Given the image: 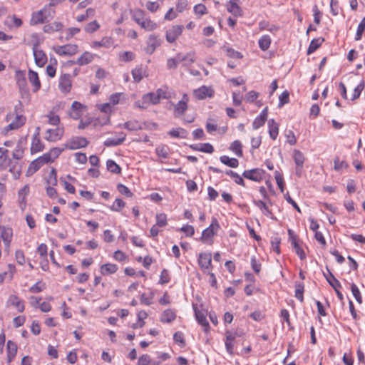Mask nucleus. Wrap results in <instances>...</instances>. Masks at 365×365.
<instances>
[{
	"label": "nucleus",
	"mask_w": 365,
	"mask_h": 365,
	"mask_svg": "<svg viewBox=\"0 0 365 365\" xmlns=\"http://www.w3.org/2000/svg\"><path fill=\"white\" fill-rule=\"evenodd\" d=\"M220 228L217 220L212 218L210 225L202 231L200 240L203 243L212 245L213 244V237L217 234Z\"/></svg>",
	"instance_id": "1"
},
{
	"label": "nucleus",
	"mask_w": 365,
	"mask_h": 365,
	"mask_svg": "<svg viewBox=\"0 0 365 365\" xmlns=\"http://www.w3.org/2000/svg\"><path fill=\"white\" fill-rule=\"evenodd\" d=\"M12 237L13 230L11 228L5 226H0V258L2 255L1 241H3L5 251L9 252Z\"/></svg>",
	"instance_id": "2"
},
{
	"label": "nucleus",
	"mask_w": 365,
	"mask_h": 365,
	"mask_svg": "<svg viewBox=\"0 0 365 365\" xmlns=\"http://www.w3.org/2000/svg\"><path fill=\"white\" fill-rule=\"evenodd\" d=\"M198 265L204 274L212 270V255L210 252H201L197 259Z\"/></svg>",
	"instance_id": "3"
},
{
	"label": "nucleus",
	"mask_w": 365,
	"mask_h": 365,
	"mask_svg": "<svg viewBox=\"0 0 365 365\" xmlns=\"http://www.w3.org/2000/svg\"><path fill=\"white\" fill-rule=\"evenodd\" d=\"M189 97L187 94H183L182 99L176 104L172 103L174 106L173 115L175 118H181L188 108Z\"/></svg>",
	"instance_id": "4"
},
{
	"label": "nucleus",
	"mask_w": 365,
	"mask_h": 365,
	"mask_svg": "<svg viewBox=\"0 0 365 365\" xmlns=\"http://www.w3.org/2000/svg\"><path fill=\"white\" fill-rule=\"evenodd\" d=\"M184 26L182 25H173L165 31L166 41L170 43H173L182 34Z\"/></svg>",
	"instance_id": "5"
},
{
	"label": "nucleus",
	"mask_w": 365,
	"mask_h": 365,
	"mask_svg": "<svg viewBox=\"0 0 365 365\" xmlns=\"http://www.w3.org/2000/svg\"><path fill=\"white\" fill-rule=\"evenodd\" d=\"M55 53L59 56H73L78 52V46L76 44H66L58 46L53 48Z\"/></svg>",
	"instance_id": "6"
},
{
	"label": "nucleus",
	"mask_w": 365,
	"mask_h": 365,
	"mask_svg": "<svg viewBox=\"0 0 365 365\" xmlns=\"http://www.w3.org/2000/svg\"><path fill=\"white\" fill-rule=\"evenodd\" d=\"M160 101V99L157 93H148L143 96L142 103L140 102H136V105L141 108H147L150 104L156 105L158 104Z\"/></svg>",
	"instance_id": "7"
},
{
	"label": "nucleus",
	"mask_w": 365,
	"mask_h": 365,
	"mask_svg": "<svg viewBox=\"0 0 365 365\" xmlns=\"http://www.w3.org/2000/svg\"><path fill=\"white\" fill-rule=\"evenodd\" d=\"M264 173L265 172L262 169L255 168L245 170L242 173V176L255 182H260L263 180Z\"/></svg>",
	"instance_id": "8"
},
{
	"label": "nucleus",
	"mask_w": 365,
	"mask_h": 365,
	"mask_svg": "<svg viewBox=\"0 0 365 365\" xmlns=\"http://www.w3.org/2000/svg\"><path fill=\"white\" fill-rule=\"evenodd\" d=\"M4 166V168H9V171L15 180L19 178L21 174V165L19 160L9 158Z\"/></svg>",
	"instance_id": "9"
},
{
	"label": "nucleus",
	"mask_w": 365,
	"mask_h": 365,
	"mask_svg": "<svg viewBox=\"0 0 365 365\" xmlns=\"http://www.w3.org/2000/svg\"><path fill=\"white\" fill-rule=\"evenodd\" d=\"M33 53L36 64L39 67H43L47 62V56L38 48V43H35L33 46Z\"/></svg>",
	"instance_id": "10"
},
{
	"label": "nucleus",
	"mask_w": 365,
	"mask_h": 365,
	"mask_svg": "<svg viewBox=\"0 0 365 365\" xmlns=\"http://www.w3.org/2000/svg\"><path fill=\"white\" fill-rule=\"evenodd\" d=\"M86 110V106L78 101H74L69 110V115L74 120H78L83 115Z\"/></svg>",
	"instance_id": "11"
},
{
	"label": "nucleus",
	"mask_w": 365,
	"mask_h": 365,
	"mask_svg": "<svg viewBox=\"0 0 365 365\" xmlns=\"http://www.w3.org/2000/svg\"><path fill=\"white\" fill-rule=\"evenodd\" d=\"M147 46L145 47V52L148 54H152L155 49L161 44V40L158 36L150 35L147 40Z\"/></svg>",
	"instance_id": "12"
},
{
	"label": "nucleus",
	"mask_w": 365,
	"mask_h": 365,
	"mask_svg": "<svg viewBox=\"0 0 365 365\" xmlns=\"http://www.w3.org/2000/svg\"><path fill=\"white\" fill-rule=\"evenodd\" d=\"M63 128L57 127L53 129H48L46 130V140L51 142H56L59 140L63 135Z\"/></svg>",
	"instance_id": "13"
},
{
	"label": "nucleus",
	"mask_w": 365,
	"mask_h": 365,
	"mask_svg": "<svg viewBox=\"0 0 365 365\" xmlns=\"http://www.w3.org/2000/svg\"><path fill=\"white\" fill-rule=\"evenodd\" d=\"M30 192V188L29 185H24L21 190L18 192V203L19 207L22 211H24L26 207V197L29 195Z\"/></svg>",
	"instance_id": "14"
},
{
	"label": "nucleus",
	"mask_w": 365,
	"mask_h": 365,
	"mask_svg": "<svg viewBox=\"0 0 365 365\" xmlns=\"http://www.w3.org/2000/svg\"><path fill=\"white\" fill-rule=\"evenodd\" d=\"M88 142L86 138H72L66 144V147L71 150H76L87 146Z\"/></svg>",
	"instance_id": "15"
},
{
	"label": "nucleus",
	"mask_w": 365,
	"mask_h": 365,
	"mask_svg": "<svg viewBox=\"0 0 365 365\" xmlns=\"http://www.w3.org/2000/svg\"><path fill=\"white\" fill-rule=\"evenodd\" d=\"M71 76L70 74H63L60 76L58 87L61 92L68 93L71 88Z\"/></svg>",
	"instance_id": "16"
},
{
	"label": "nucleus",
	"mask_w": 365,
	"mask_h": 365,
	"mask_svg": "<svg viewBox=\"0 0 365 365\" xmlns=\"http://www.w3.org/2000/svg\"><path fill=\"white\" fill-rule=\"evenodd\" d=\"M193 309L197 322L203 327L205 331H207L210 329V324L205 314L197 309L196 304H193Z\"/></svg>",
	"instance_id": "17"
},
{
	"label": "nucleus",
	"mask_w": 365,
	"mask_h": 365,
	"mask_svg": "<svg viewBox=\"0 0 365 365\" xmlns=\"http://www.w3.org/2000/svg\"><path fill=\"white\" fill-rule=\"evenodd\" d=\"M43 149V145L39 138V128L38 127L32 138L31 152L35 153L41 151Z\"/></svg>",
	"instance_id": "18"
},
{
	"label": "nucleus",
	"mask_w": 365,
	"mask_h": 365,
	"mask_svg": "<svg viewBox=\"0 0 365 365\" xmlns=\"http://www.w3.org/2000/svg\"><path fill=\"white\" fill-rule=\"evenodd\" d=\"M212 94V89L205 86L194 91L195 97L199 100L205 99L207 97H211Z\"/></svg>",
	"instance_id": "19"
},
{
	"label": "nucleus",
	"mask_w": 365,
	"mask_h": 365,
	"mask_svg": "<svg viewBox=\"0 0 365 365\" xmlns=\"http://www.w3.org/2000/svg\"><path fill=\"white\" fill-rule=\"evenodd\" d=\"M46 10L43 9L34 13L31 19V24L36 25L46 21L48 16L46 14Z\"/></svg>",
	"instance_id": "20"
},
{
	"label": "nucleus",
	"mask_w": 365,
	"mask_h": 365,
	"mask_svg": "<svg viewBox=\"0 0 365 365\" xmlns=\"http://www.w3.org/2000/svg\"><path fill=\"white\" fill-rule=\"evenodd\" d=\"M26 123V118L21 114H16L14 119L9 123L7 127L6 130H16L21 127L23 125H24Z\"/></svg>",
	"instance_id": "21"
},
{
	"label": "nucleus",
	"mask_w": 365,
	"mask_h": 365,
	"mask_svg": "<svg viewBox=\"0 0 365 365\" xmlns=\"http://www.w3.org/2000/svg\"><path fill=\"white\" fill-rule=\"evenodd\" d=\"M95 55L91 52L85 51L78 58L75 63L82 66L91 63L94 59Z\"/></svg>",
	"instance_id": "22"
},
{
	"label": "nucleus",
	"mask_w": 365,
	"mask_h": 365,
	"mask_svg": "<svg viewBox=\"0 0 365 365\" xmlns=\"http://www.w3.org/2000/svg\"><path fill=\"white\" fill-rule=\"evenodd\" d=\"M126 138V135L124 133H120L118 135V138H109L104 142V145L106 147L117 146L123 143Z\"/></svg>",
	"instance_id": "23"
},
{
	"label": "nucleus",
	"mask_w": 365,
	"mask_h": 365,
	"mask_svg": "<svg viewBox=\"0 0 365 365\" xmlns=\"http://www.w3.org/2000/svg\"><path fill=\"white\" fill-rule=\"evenodd\" d=\"M6 351H7V362L11 363L12 360L16 355L17 353V345L16 344L11 341L9 340L6 344Z\"/></svg>",
	"instance_id": "24"
},
{
	"label": "nucleus",
	"mask_w": 365,
	"mask_h": 365,
	"mask_svg": "<svg viewBox=\"0 0 365 365\" xmlns=\"http://www.w3.org/2000/svg\"><path fill=\"white\" fill-rule=\"evenodd\" d=\"M28 78H29V82L34 86L33 91L37 92L41 88V82H40L38 73L36 71H34L30 69L29 71Z\"/></svg>",
	"instance_id": "25"
},
{
	"label": "nucleus",
	"mask_w": 365,
	"mask_h": 365,
	"mask_svg": "<svg viewBox=\"0 0 365 365\" xmlns=\"http://www.w3.org/2000/svg\"><path fill=\"white\" fill-rule=\"evenodd\" d=\"M236 338V334H232L231 332L226 333V341H225V348L227 351L230 354H233V349L235 346V340Z\"/></svg>",
	"instance_id": "26"
},
{
	"label": "nucleus",
	"mask_w": 365,
	"mask_h": 365,
	"mask_svg": "<svg viewBox=\"0 0 365 365\" xmlns=\"http://www.w3.org/2000/svg\"><path fill=\"white\" fill-rule=\"evenodd\" d=\"M8 302L15 307L19 312H23L25 309L24 302L20 299L16 295H11L9 298Z\"/></svg>",
	"instance_id": "27"
},
{
	"label": "nucleus",
	"mask_w": 365,
	"mask_h": 365,
	"mask_svg": "<svg viewBox=\"0 0 365 365\" xmlns=\"http://www.w3.org/2000/svg\"><path fill=\"white\" fill-rule=\"evenodd\" d=\"M237 0H230L227 4V11L235 15V16H240L242 15V9L240 6L237 4Z\"/></svg>",
	"instance_id": "28"
},
{
	"label": "nucleus",
	"mask_w": 365,
	"mask_h": 365,
	"mask_svg": "<svg viewBox=\"0 0 365 365\" xmlns=\"http://www.w3.org/2000/svg\"><path fill=\"white\" fill-rule=\"evenodd\" d=\"M123 127L130 131H135L143 129V123L137 120L127 121L123 124Z\"/></svg>",
	"instance_id": "29"
},
{
	"label": "nucleus",
	"mask_w": 365,
	"mask_h": 365,
	"mask_svg": "<svg viewBox=\"0 0 365 365\" xmlns=\"http://www.w3.org/2000/svg\"><path fill=\"white\" fill-rule=\"evenodd\" d=\"M113 41L111 37L105 36L99 41H93L92 43L91 46L93 48H100V47L109 48L113 45Z\"/></svg>",
	"instance_id": "30"
},
{
	"label": "nucleus",
	"mask_w": 365,
	"mask_h": 365,
	"mask_svg": "<svg viewBox=\"0 0 365 365\" xmlns=\"http://www.w3.org/2000/svg\"><path fill=\"white\" fill-rule=\"evenodd\" d=\"M190 148L194 150L201 151L206 153H212L214 152L213 146L208 143L191 145Z\"/></svg>",
	"instance_id": "31"
},
{
	"label": "nucleus",
	"mask_w": 365,
	"mask_h": 365,
	"mask_svg": "<svg viewBox=\"0 0 365 365\" xmlns=\"http://www.w3.org/2000/svg\"><path fill=\"white\" fill-rule=\"evenodd\" d=\"M269 134L272 139L276 140L279 133V125L274 119H270L268 121Z\"/></svg>",
	"instance_id": "32"
},
{
	"label": "nucleus",
	"mask_w": 365,
	"mask_h": 365,
	"mask_svg": "<svg viewBox=\"0 0 365 365\" xmlns=\"http://www.w3.org/2000/svg\"><path fill=\"white\" fill-rule=\"evenodd\" d=\"M145 73L146 71L142 66H138L132 71L133 78L137 83L140 82L146 76Z\"/></svg>",
	"instance_id": "33"
},
{
	"label": "nucleus",
	"mask_w": 365,
	"mask_h": 365,
	"mask_svg": "<svg viewBox=\"0 0 365 365\" xmlns=\"http://www.w3.org/2000/svg\"><path fill=\"white\" fill-rule=\"evenodd\" d=\"M220 160L222 163L230 167V168H237L239 165V161L237 159L234 158H230L227 155H222L220 158Z\"/></svg>",
	"instance_id": "34"
},
{
	"label": "nucleus",
	"mask_w": 365,
	"mask_h": 365,
	"mask_svg": "<svg viewBox=\"0 0 365 365\" xmlns=\"http://www.w3.org/2000/svg\"><path fill=\"white\" fill-rule=\"evenodd\" d=\"M176 318V314L172 309H166L162 314L160 321L164 323H170L174 321Z\"/></svg>",
	"instance_id": "35"
},
{
	"label": "nucleus",
	"mask_w": 365,
	"mask_h": 365,
	"mask_svg": "<svg viewBox=\"0 0 365 365\" xmlns=\"http://www.w3.org/2000/svg\"><path fill=\"white\" fill-rule=\"evenodd\" d=\"M118 266L115 264L107 263L101 267V272L103 275H108L116 272Z\"/></svg>",
	"instance_id": "36"
},
{
	"label": "nucleus",
	"mask_w": 365,
	"mask_h": 365,
	"mask_svg": "<svg viewBox=\"0 0 365 365\" xmlns=\"http://www.w3.org/2000/svg\"><path fill=\"white\" fill-rule=\"evenodd\" d=\"M169 135L173 138H186L187 137V131L182 128H177L172 129L168 133Z\"/></svg>",
	"instance_id": "37"
},
{
	"label": "nucleus",
	"mask_w": 365,
	"mask_h": 365,
	"mask_svg": "<svg viewBox=\"0 0 365 365\" xmlns=\"http://www.w3.org/2000/svg\"><path fill=\"white\" fill-rule=\"evenodd\" d=\"M182 59L183 58H181V53H178L175 57L168 59L167 67L169 69L176 68L178 65L182 62Z\"/></svg>",
	"instance_id": "38"
},
{
	"label": "nucleus",
	"mask_w": 365,
	"mask_h": 365,
	"mask_svg": "<svg viewBox=\"0 0 365 365\" xmlns=\"http://www.w3.org/2000/svg\"><path fill=\"white\" fill-rule=\"evenodd\" d=\"M271 41V38L269 35H264L259 39V47L264 51H267L270 46Z\"/></svg>",
	"instance_id": "39"
},
{
	"label": "nucleus",
	"mask_w": 365,
	"mask_h": 365,
	"mask_svg": "<svg viewBox=\"0 0 365 365\" xmlns=\"http://www.w3.org/2000/svg\"><path fill=\"white\" fill-rule=\"evenodd\" d=\"M181 58H183L182 60L181 63H183L184 66H189L195 61V53L194 52H190L187 53L185 55H183L181 53Z\"/></svg>",
	"instance_id": "40"
},
{
	"label": "nucleus",
	"mask_w": 365,
	"mask_h": 365,
	"mask_svg": "<svg viewBox=\"0 0 365 365\" xmlns=\"http://www.w3.org/2000/svg\"><path fill=\"white\" fill-rule=\"evenodd\" d=\"M160 99H169L172 97V92L168 87L164 86L156 91Z\"/></svg>",
	"instance_id": "41"
},
{
	"label": "nucleus",
	"mask_w": 365,
	"mask_h": 365,
	"mask_svg": "<svg viewBox=\"0 0 365 365\" xmlns=\"http://www.w3.org/2000/svg\"><path fill=\"white\" fill-rule=\"evenodd\" d=\"M293 158L296 166H303L305 158L301 151L294 150L293 152Z\"/></svg>",
	"instance_id": "42"
},
{
	"label": "nucleus",
	"mask_w": 365,
	"mask_h": 365,
	"mask_svg": "<svg viewBox=\"0 0 365 365\" xmlns=\"http://www.w3.org/2000/svg\"><path fill=\"white\" fill-rule=\"evenodd\" d=\"M24 153V149L21 143H19L16 145V148L13 151L12 159L19 161L23 158Z\"/></svg>",
	"instance_id": "43"
},
{
	"label": "nucleus",
	"mask_w": 365,
	"mask_h": 365,
	"mask_svg": "<svg viewBox=\"0 0 365 365\" xmlns=\"http://www.w3.org/2000/svg\"><path fill=\"white\" fill-rule=\"evenodd\" d=\"M323 41L324 38H321L313 39L309 44L307 53L311 54L314 52L321 46Z\"/></svg>",
	"instance_id": "44"
},
{
	"label": "nucleus",
	"mask_w": 365,
	"mask_h": 365,
	"mask_svg": "<svg viewBox=\"0 0 365 365\" xmlns=\"http://www.w3.org/2000/svg\"><path fill=\"white\" fill-rule=\"evenodd\" d=\"M169 147L166 145H160L155 149L156 154L163 158H168L169 156Z\"/></svg>",
	"instance_id": "45"
},
{
	"label": "nucleus",
	"mask_w": 365,
	"mask_h": 365,
	"mask_svg": "<svg viewBox=\"0 0 365 365\" xmlns=\"http://www.w3.org/2000/svg\"><path fill=\"white\" fill-rule=\"evenodd\" d=\"M304 287L303 283L297 282L295 284V297L301 302L304 301Z\"/></svg>",
	"instance_id": "46"
},
{
	"label": "nucleus",
	"mask_w": 365,
	"mask_h": 365,
	"mask_svg": "<svg viewBox=\"0 0 365 365\" xmlns=\"http://www.w3.org/2000/svg\"><path fill=\"white\" fill-rule=\"evenodd\" d=\"M230 150L238 157L242 156V143L240 140H235L230 145Z\"/></svg>",
	"instance_id": "47"
},
{
	"label": "nucleus",
	"mask_w": 365,
	"mask_h": 365,
	"mask_svg": "<svg viewBox=\"0 0 365 365\" xmlns=\"http://www.w3.org/2000/svg\"><path fill=\"white\" fill-rule=\"evenodd\" d=\"M106 166L107 169L113 173L118 174L120 173L121 169L120 166L113 160H108L106 162Z\"/></svg>",
	"instance_id": "48"
},
{
	"label": "nucleus",
	"mask_w": 365,
	"mask_h": 365,
	"mask_svg": "<svg viewBox=\"0 0 365 365\" xmlns=\"http://www.w3.org/2000/svg\"><path fill=\"white\" fill-rule=\"evenodd\" d=\"M48 123L52 125H58L60 123V117L53 111L49 112L46 115Z\"/></svg>",
	"instance_id": "49"
},
{
	"label": "nucleus",
	"mask_w": 365,
	"mask_h": 365,
	"mask_svg": "<svg viewBox=\"0 0 365 365\" xmlns=\"http://www.w3.org/2000/svg\"><path fill=\"white\" fill-rule=\"evenodd\" d=\"M254 204L262 211V212L267 215L269 216L272 212H270L268 207L266 205V204L262 201V200H255Z\"/></svg>",
	"instance_id": "50"
},
{
	"label": "nucleus",
	"mask_w": 365,
	"mask_h": 365,
	"mask_svg": "<svg viewBox=\"0 0 365 365\" xmlns=\"http://www.w3.org/2000/svg\"><path fill=\"white\" fill-rule=\"evenodd\" d=\"M158 27V25L155 22H154L153 21H152L150 18H148L144 22H142V26L141 28L142 29H144L145 30H147V31H153L155 29H156Z\"/></svg>",
	"instance_id": "51"
},
{
	"label": "nucleus",
	"mask_w": 365,
	"mask_h": 365,
	"mask_svg": "<svg viewBox=\"0 0 365 365\" xmlns=\"http://www.w3.org/2000/svg\"><path fill=\"white\" fill-rule=\"evenodd\" d=\"M226 175L232 177L234 178L235 180V182L237 184V185H242V186H245V181L244 180L242 179V178L238 175L237 173L231 170H227L225 172Z\"/></svg>",
	"instance_id": "52"
},
{
	"label": "nucleus",
	"mask_w": 365,
	"mask_h": 365,
	"mask_svg": "<svg viewBox=\"0 0 365 365\" xmlns=\"http://www.w3.org/2000/svg\"><path fill=\"white\" fill-rule=\"evenodd\" d=\"M365 31V17H364L359 24L358 25L356 33L355 35V40L359 41L361 39L362 34Z\"/></svg>",
	"instance_id": "53"
},
{
	"label": "nucleus",
	"mask_w": 365,
	"mask_h": 365,
	"mask_svg": "<svg viewBox=\"0 0 365 365\" xmlns=\"http://www.w3.org/2000/svg\"><path fill=\"white\" fill-rule=\"evenodd\" d=\"M364 86H365V83L364 81L362 80L357 86L356 87L354 88V93H353V95H352V98H351V100L352 101H354L356 99H357L362 91L364 90Z\"/></svg>",
	"instance_id": "54"
},
{
	"label": "nucleus",
	"mask_w": 365,
	"mask_h": 365,
	"mask_svg": "<svg viewBox=\"0 0 365 365\" xmlns=\"http://www.w3.org/2000/svg\"><path fill=\"white\" fill-rule=\"evenodd\" d=\"M351 289L352 294L354 297V298L356 299V302L359 304H361L362 303V297L361 296L360 291H359V288L357 287V286L354 283H352L351 284Z\"/></svg>",
	"instance_id": "55"
},
{
	"label": "nucleus",
	"mask_w": 365,
	"mask_h": 365,
	"mask_svg": "<svg viewBox=\"0 0 365 365\" xmlns=\"http://www.w3.org/2000/svg\"><path fill=\"white\" fill-rule=\"evenodd\" d=\"M42 166L39 164V162L36 159L33 160L29 166L27 170V175H31L38 170Z\"/></svg>",
	"instance_id": "56"
},
{
	"label": "nucleus",
	"mask_w": 365,
	"mask_h": 365,
	"mask_svg": "<svg viewBox=\"0 0 365 365\" xmlns=\"http://www.w3.org/2000/svg\"><path fill=\"white\" fill-rule=\"evenodd\" d=\"M156 223L155 225L158 227H165L167 225V216L164 213L157 214L156 215Z\"/></svg>",
	"instance_id": "57"
},
{
	"label": "nucleus",
	"mask_w": 365,
	"mask_h": 365,
	"mask_svg": "<svg viewBox=\"0 0 365 365\" xmlns=\"http://www.w3.org/2000/svg\"><path fill=\"white\" fill-rule=\"evenodd\" d=\"M125 203L123 200L117 198L110 207V210L115 212H119L123 207H125Z\"/></svg>",
	"instance_id": "58"
},
{
	"label": "nucleus",
	"mask_w": 365,
	"mask_h": 365,
	"mask_svg": "<svg viewBox=\"0 0 365 365\" xmlns=\"http://www.w3.org/2000/svg\"><path fill=\"white\" fill-rule=\"evenodd\" d=\"M289 101V93L287 91H284L279 96V105L278 107L281 108L284 104L288 103Z\"/></svg>",
	"instance_id": "59"
},
{
	"label": "nucleus",
	"mask_w": 365,
	"mask_h": 365,
	"mask_svg": "<svg viewBox=\"0 0 365 365\" xmlns=\"http://www.w3.org/2000/svg\"><path fill=\"white\" fill-rule=\"evenodd\" d=\"M100 28L99 24L96 21H93L92 22L88 23L85 26V31L87 33H93L96 31Z\"/></svg>",
	"instance_id": "60"
},
{
	"label": "nucleus",
	"mask_w": 365,
	"mask_h": 365,
	"mask_svg": "<svg viewBox=\"0 0 365 365\" xmlns=\"http://www.w3.org/2000/svg\"><path fill=\"white\" fill-rule=\"evenodd\" d=\"M131 15L133 19L135 22H139L141 18H143L145 15V13L144 11L141 9H135L133 11H131Z\"/></svg>",
	"instance_id": "61"
},
{
	"label": "nucleus",
	"mask_w": 365,
	"mask_h": 365,
	"mask_svg": "<svg viewBox=\"0 0 365 365\" xmlns=\"http://www.w3.org/2000/svg\"><path fill=\"white\" fill-rule=\"evenodd\" d=\"M8 150L4 148H0V165H4L7 160L9 159L8 156Z\"/></svg>",
	"instance_id": "62"
},
{
	"label": "nucleus",
	"mask_w": 365,
	"mask_h": 365,
	"mask_svg": "<svg viewBox=\"0 0 365 365\" xmlns=\"http://www.w3.org/2000/svg\"><path fill=\"white\" fill-rule=\"evenodd\" d=\"M194 12L196 15H199L200 16L205 14L207 13V8L202 4H197L194 6Z\"/></svg>",
	"instance_id": "63"
},
{
	"label": "nucleus",
	"mask_w": 365,
	"mask_h": 365,
	"mask_svg": "<svg viewBox=\"0 0 365 365\" xmlns=\"http://www.w3.org/2000/svg\"><path fill=\"white\" fill-rule=\"evenodd\" d=\"M119 58L122 61L128 62L134 58V54L130 51H125L120 53Z\"/></svg>",
	"instance_id": "64"
}]
</instances>
